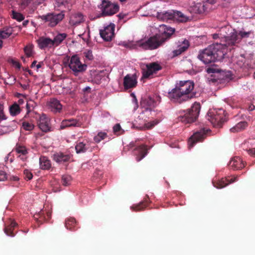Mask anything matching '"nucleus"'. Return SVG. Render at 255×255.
I'll list each match as a JSON object with an SVG mask.
<instances>
[{"label": "nucleus", "mask_w": 255, "mask_h": 255, "mask_svg": "<svg viewBox=\"0 0 255 255\" xmlns=\"http://www.w3.org/2000/svg\"><path fill=\"white\" fill-rule=\"evenodd\" d=\"M32 46H26L24 48V51L27 57H30L32 55Z\"/></svg>", "instance_id": "45"}, {"label": "nucleus", "mask_w": 255, "mask_h": 255, "mask_svg": "<svg viewBox=\"0 0 255 255\" xmlns=\"http://www.w3.org/2000/svg\"><path fill=\"white\" fill-rule=\"evenodd\" d=\"M64 14L62 12L55 14L49 13L46 15L41 16V18L48 22V25L50 27L55 26L64 18Z\"/></svg>", "instance_id": "11"}, {"label": "nucleus", "mask_w": 255, "mask_h": 255, "mask_svg": "<svg viewBox=\"0 0 255 255\" xmlns=\"http://www.w3.org/2000/svg\"><path fill=\"white\" fill-rule=\"evenodd\" d=\"M133 154L136 156V160L140 161L147 154V146L144 144L137 146L134 149Z\"/></svg>", "instance_id": "18"}, {"label": "nucleus", "mask_w": 255, "mask_h": 255, "mask_svg": "<svg viewBox=\"0 0 255 255\" xmlns=\"http://www.w3.org/2000/svg\"><path fill=\"white\" fill-rule=\"evenodd\" d=\"M137 84L136 77L134 75H127L124 78V86L125 89L134 88Z\"/></svg>", "instance_id": "19"}, {"label": "nucleus", "mask_w": 255, "mask_h": 255, "mask_svg": "<svg viewBox=\"0 0 255 255\" xmlns=\"http://www.w3.org/2000/svg\"><path fill=\"white\" fill-rule=\"evenodd\" d=\"M15 150L17 153L21 154L23 156L27 153V151L26 147L24 146L18 144H16L15 147Z\"/></svg>", "instance_id": "39"}, {"label": "nucleus", "mask_w": 255, "mask_h": 255, "mask_svg": "<svg viewBox=\"0 0 255 255\" xmlns=\"http://www.w3.org/2000/svg\"><path fill=\"white\" fill-rule=\"evenodd\" d=\"M173 10L168 11L158 12L157 17L158 19L163 21H168L169 20H173L174 15Z\"/></svg>", "instance_id": "26"}, {"label": "nucleus", "mask_w": 255, "mask_h": 255, "mask_svg": "<svg viewBox=\"0 0 255 255\" xmlns=\"http://www.w3.org/2000/svg\"><path fill=\"white\" fill-rule=\"evenodd\" d=\"M28 23V20H25V21H24L23 22V23H22V25H23L24 26H26L27 25Z\"/></svg>", "instance_id": "59"}, {"label": "nucleus", "mask_w": 255, "mask_h": 255, "mask_svg": "<svg viewBox=\"0 0 255 255\" xmlns=\"http://www.w3.org/2000/svg\"><path fill=\"white\" fill-rule=\"evenodd\" d=\"M23 175L24 178L27 180H31L33 177L32 173L27 169H25L23 171Z\"/></svg>", "instance_id": "46"}, {"label": "nucleus", "mask_w": 255, "mask_h": 255, "mask_svg": "<svg viewBox=\"0 0 255 255\" xmlns=\"http://www.w3.org/2000/svg\"><path fill=\"white\" fill-rule=\"evenodd\" d=\"M224 57L222 45L218 43L210 45L200 51L198 56V58L205 64L220 60Z\"/></svg>", "instance_id": "3"}, {"label": "nucleus", "mask_w": 255, "mask_h": 255, "mask_svg": "<svg viewBox=\"0 0 255 255\" xmlns=\"http://www.w3.org/2000/svg\"><path fill=\"white\" fill-rule=\"evenodd\" d=\"M3 105L0 104V121H3L6 119V117L3 112Z\"/></svg>", "instance_id": "47"}, {"label": "nucleus", "mask_w": 255, "mask_h": 255, "mask_svg": "<svg viewBox=\"0 0 255 255\" xmlns=\"http://www.w3.org/2000/svg\"><path fill=\"white\" fill-rule=\"evenodd\" d=\"M200 109V103L195 102L188 112L179 117L178 120L184 124L194 122L198 117Z\"/></svg>", "instance_id": "4"}, {"label": "nucleus", "mask_w": 255, "mask_h": 255, "mask_svg": "<svg viewBox=\"0 0 255 255\" xmlns=\"http://www.w3.org/2000/svg\"><path fill=\"white\" fill-rule=\"evenodd\" d=\"M23 128L26 130H32L34 128V125L31 123L24 122L22 123Z\"/></svg>", "instance_id": "43"}, {"label": "nucleus", "mask_w": 255, "mask_h": 255, "mask_svg": "<svg viewBox=\"0 0 255 255\" xmlns=\"http://www.w3.org/2000/svg\"><path fill=\"white\" fill-rule=\"evenodd\" d=\"M2 43H3V42L2 40H0V48H1L2 46Z\"/></svg>", "instance_id": "64"}, {"label": "nucleus", "mask_w": 255, "mask_h": 255, "mask_svg": "<svg viewBox=\"0 0 255 255\" xmlns=\"http://www.w3.org/2000/svg\"><path fill=\"white\" fill-rule=\"evenodd\" d=\"M30 1H20V3H18L21 10H23L27 7L30 4Z\"/></svg>", "instance_id": "48"}, {"label": "nucleus", "mask_w": 255, "mask_h": 255, "mask_svg": "<svg viewBox=\"0 0 255 255\" xmlns=\"http://www.w3.org/2000/svg\"><path fill=\"white\" fill-rule=\"evenodd\" d=\"M17 225L16 223L14 221H11L10 224L7 226H6L4 229V233L9 236L14 237L15 234L13 233V231L14 228Z\"/></svg>", "instance_id": "34"}, {"label": "nucleus", "mask_w": 255, "mask_h": 255, "mask_svg": "<svg viewBox=\"0 0 255 255\" xmlns=\"http://www.w3.org/2000/svg\"><path fill=\"white\" fill-rule=\"evenodd\" d=\"M77 225V222L75 218L70 217L65 219V227L67 229L72 231H75L78 229Z\"/></svg>", "instance_id": "28"}, {"label": "nucleus", "mask_w": 255, "mask_h": 255, "mask_svg": "<svg viewBox=\"0 0 255 255\" xmlns=\"http://www.w3.org/2000/svg\"><path fill=\"white\" fill-rule=\"evenodd\" d=\"M157 124V122L153 121L152 122L148 123L147 124H146V125L148 128H150L154 127Z\"/></svg>", "instance_id": "51"}, {"label": "nucleus", "mask_w": 255, "mask_h": 255, "mask_svg": "<svg viewBox=\"0 0 255 255\" xmlns=\"http://www.w3.org/2000/svg\"><path fill=\"white\" fill-rule=\"evenodd\" d=\"M66 2H67V1H61V2L60 3V2L59 1H57V5L59 6L60 4H64V3L65 2L66 3Z\"/></svg>", "instance_id": "60"}, {"label": "nucleus", "mask_w": 255, "mask_h": 255, "mask_svg": "<svg viewBox=\"0 0 255 255\" xmlns=\"http://www.w3.org/2000/svg\"><path fill=\"white\" fill-rule=\"evenodd\" d=\"M83 15L80 12L75 13L71 15L70 18V23L73 25H77L84 21Z\"/></svg>", "instance_id": "25"}, {"label": "nucleus", "mask_w": 255, "mask_h": 255, "mask_svg": "<svg viewBox=\"0 0 255 255\" xmlns=\"http://www.w3.org/2000/svg\"><path fill=\"white\" fill-rule=\"evenodd\" d=\"M121 130V127L119 124H116L113 127V131L115 134H117Z\"/></svg>", "instance_id": "50"}, {"label": "nucleus", "mask_w": 255, "mask_h": 255, "mask_svg": "<svg viewBox=\"0 0 255 255\" xmlns=\"http://www.w3.org/2000/svg\"><path fill=\"white\" fill-rule=\"evenodd\" d=\"M9 111L10 114L12 116H15L20 113L19 106L16 103H14L9 107Z\"/></svg>", "instance_id": "35"}, {"label": "nucleus", "mask_w": 255, "mask_h": 255, "mask_svg": "<svg viewBox=\"0 0 255 255\" xmlns=\"http://www.w3.org/2000/svg\"><path fill=\"white\" fill-rule=\"evenodd\" d=\"M68 67L72 74L77 76L85 72L88 67L86 63H82L77 55H74L69 59Z\"/></svg>", "instance_id": "5"}, {"label": "nucleus", "mask_w": 255, "mask_h": 255, "mask_svg": "<svg viewBox=\"0 0 255 255\" xmlns=\"http://www.w3.org/2000/svg\"><path fill=\"white\" fill-rule=\"evenodd\" d=\"M155 100L151 97L143 99L141 101V106L144 107L146 110H149L150 111L155 107Z\"/></svg>", "instance_id": "27"}, {"label": "nucleus", "mask_w": 255, "mask_h": 255, "mask_svg": "<svg viewBox=\"0 0 255 255\" xmlns=\"http://www.w3.org/2000/svg\"><path fill=\"white\" fill-rule=\"evenodd\" d=\"M209 131V129L203 128L194 132L189 139V147L192 148L197 142L202 141L206 138V134Z\"/></svg>", "instance_id": "9"}, {"label": "nucleus", "mask_w": 255, "mask_h": 255, "mask_svg": "<svg viewBox=\"0 0 255 255\" xmlns=\"http://www.w3.org/2000/svg\"><path fill=\"white\" fill-rule=\"evenodd\" d=\"M36 63H37V61H34L32 63V64H31V68H33V67H34V66L36 65Z\"/></svg>", "instance_id": "61"}, {"label": "nucleus", "mask_w": 255, "mask_h": 255, "mask_svg": "<svg viewBox=\"0 0 255 255\" xmlns=\"http://www.w3.org/2000/svg\"><path fill=\"white\" fill-rule=\"evenodd\" d=\"M83 54L86 59L88 60H92L93 59L92 51L91 50H88L83 52Z\"/></svg>", "instance_id": "44"}, {"label": "nucleus", "mask_w": 255, "mask_h": 255, "mask_svg": "<svg viewBox=\"0 0 255 255\" xmlns=\"http://www.w3.org/2000/svg\"><path fill=\"white\" fill-rule=\"evenodd\" d=\"M248 152L250 155L255 156V148L249 149Z\"/></svg>", "instance_id": "54"}, {"label": "nucleus", "mask_w": 255, "mask_h": 255, "mask_svg": "<svg viewBox=\"0 0 255 255\" xmlns=\"http://www.w3.org/2000/svg\"><path fill=\"white\" fill-rule=\"evenodd\" d=\"M11 63L16 68H17L18 69L20 68V64L18 61H15L14 60H11Z\"/></svg>", "instance_id": "52"}, {"label": "nucleus", "mask_w": 255, "mask_h": 255, "mask_svg": "<svg viewBox=\"0 0 255 255\" xmlns=\"http://www.w3.org/2000/svg\"><path fill=\"white\" fill-rule=\"evenodd\" d=\"M115 25L114 23H110L104 27L103 29L100 30L101 37L106 41L112 40L115 36Z\"/></svg>", "instance_id": "12"}, {"label": "nucleus", "mask_w": 255, "mask_h": 255, "mask_svg": "<svg viewBox=\"0 0 255 255\" xmlns=\"http://www.w3.org/2000/svg\"><path fill=\"white\" fill-rule=\"evenodd\" d=\"M12 27H5L2 30L0 31V38H6L9 37L12 33Z\"/></svg>", "instance_id": "37"}, {"label": "nucleus", "mask_w": 255, "mask_h": 255, "mask_svg": "<svg viewBox=\"0 0 255 255\" xmlns=\"http://www.w3.org/2000/svg\"><path fill=\"white\" fill-rule=\"evenodd\" d=\"M235 63L240 68L245 66L246 59L243 55H241L234 60Z\"/></svg>", "instance_id": "38"}, {"label": "nucleus", "mask_w": 255, "mask_h": 255, "mask_svg": "<svg viewBox=\"0 0 255 255\" xmlns=\"http://www.w3.org/2000/svg\"><path fill=\"white\" fill-rule=\"evenodd\" d=\"M42 63H39L38 64L36 65L37 69H39L41 67Z\"/></svg>", "instance_id": "62"}, {"label": "nucleus", "mask_w": 255, "mask_h": 255, "mask_svg": "<svg viewBox=\"0 0 255 255\" xmlns=\"http://www.w3.org/2000/svg\"><path fill=\"white\" fill-rule=\"evenodd\" d=\"M49 105L51 110L55 112H60L62 109V106L59 100L56 99H50Z\"/></svg>", "instance_id": "29"}, {"label": "nucleus", "mask_w": 255, "mask_h": 255, "mask_svg": "<svg viewBox=\"0 0 255 255\" xmlns=\"http://www.w3.org/2000/svg\"><path fill=\"white\" fill-rule=\"evenodd\" d=\"M145 68H142V78H148L151 75L156 74L162 69L161 66L157 62H152L146 64Z\"/></svg>", "instance_id": "10"}, {"label": "nucleus", "mask_w": 255, "mask_h": 255, "mask_svg": "<svg viewBox=\"0 0 255 255\" xmlns=\"http://www.w3.org/2000/svg\"><path fill=\"white\" fill-rule=\"evenodd\" d=\"M173 14L174 15L173 20L179 22H186L191 20L192 18V16L187 15L178 10H173Z\"/></svg>", "instance_id": "21"}, {"label": "nucleus", "mask_w": 255, "mask_h": 255, "mask_svg": "<svg viewBox=\"0 0 255 255\" xmlns=\"http://www.w3.org/2000/svg\"><path fill=\"white\" fill-rule=\"evenodd\" d=\"M40 167L42 169L47 170L51 167V162L46 156H41L39 158Z\"/></svg>", "instance_id": "32"}, {"label": "nucleus", "mask_w": 255, "mask_h": 255, "mask_svg": "<svg viewBox=\"0 0 255 255\" xmlns=\"http://www.w3.org/2000/svg\"><path fill=\"white\" fill-rule=\"evenodd\" d=\"M20 87H22L23 89L26 90L28 88V86L26 84H20Z\"/></svg>", "instance_id": "56"}, {"label": "nucleus", "mask_w": 255, "mask_h": 255, "mask_svg": "<svg viewBox=\"0 0 255 255\" xmlns=\"http://www.w3.org/2000/svg\"><path fill=\"white\" fill-rule=\"evenodd\" d=\"M255 106H254V105H251V106L249 107V110H250V111H253V110H254L255 109Z\"/></svg>", "instance_id": "58"}, {"label": "nucleus", "mask_w": 255, "mask_h": 255, "mask_svg": "<svg viewBox=\"0 0 255 255\" xmlns=\"http://www.w3.org/2000/svg\"><path fill=\"white\" fill-rule=\"evenodd\" d=\"M248 126V124L247 122L242 121L238 123L234 127L230 128V131L232 132H238L243 130H244Z\"/></svg>", "instance_id": "31"}, {"label": "nucleus", "mask_w": 255, "mask_h": 255, "mask_svg": "<svg viewBox=\"0 0 255 255\" xmlns=\"http://www.w3.org/2000/svg\"><path fill=\"white\" fill-rule=\"evenodd\" d=\"M11 17L18 21H21L24 19V16L21 13L14 10L12 11Z\"/></svg>", "instance_id": "40"}, {"label": "nucleus", "mask_w": 255, "mask_h": 255, "mask_svg": "<svg viewBox=\"0 0 255 255\" xmlns=\"http://www.w3.org/2000/svg\"><path fill=\"white\" fill-rule=\"evenodd\" d=\"M53 159L58 163H63L68 161L71 156L69 154H66L63 152H56L53 155Z\"/></svg>", "instance_id": "24"}, {"label": "nucleus", "mask_w": 255, "mask_h": 255, "mask_svg": "<svg viewBox=\"0 0 255 255\" xmlns=\"http://www.w3.org/2000/svg\"><path fill=\"white\" fill-rule=\"evenodd\" d=\"M109 79L108 73L106 70L100 71L95 74L92 78V82L96 84L99 85L103 81H108Z\"/></svg>", "instance_id": "17"}, {"label": "nucleus", "mask_w": 255, "mask_h": 255, "mask_svg": "<svg viewBox=\"0 0 255 255\" xmlns=\"http://www.w3.org/2000/svg\"><path fill=\"white\" fill-rule=\"evenodd\" d=\"M12 179L14 180V181H17V180H18V178L17 177H16V176H13Z\"/></svg>", "instance_id": "63"}, {"label": "nucleus", "mask_w": 255, "mask_h": 255, "mask_svg": "<svg viewBox=\"0 0 255 255\" xmlns=\"http://www.w3.org/2000/svg\"><path fill=\"white\" fill-rule=\"evenodd\" d=\"M89 148V145L87 141H80L75 146V149L77 153L86 152Z\"/></svg>", "instance_id": "30"}, {"label": "nucleus", "mask_w": 255, "mask_h": 255, "mask_svg": "<svg viewBox=\"0 0 255 255\" xmlns=\"http://www.w3.org/2000/svg\"><path fill=\"white\" fill-rule=\"evenodd\" d=\"M67 34L65 33H59L55 36L53 39H52L54 47L59 45L67 37Z\"/></svg>", "instance_id": "33"}, {"label": "nucleus", "mask_w": 255, "mask_h": 255, "mask_svg": "<svg viewBox=\"0 0 255 255\" xmlns=\"http://www.w3.org/2000/svg\"><path fill=\"white\" fill-rule=\"evenodd\" d=\"M177 49L172 52V57H174L180 55L186 51L190 46L189 41L186 39H182L176 42Z\"/></svg>", "instance_id": "14"}, {"label": "nucleus", "mask_w": 255, "mask_h": 255, "mask_svg": "<svg viewBox=\"0 0 255 255\" xmlns=\"http://www.w3.org/2000/svg\"><path fill=\"white\" fill-rule=\"evenodd\" d=\"M224 111L220 110L219 112L213 111L208 114V120L211 122L214 127L221 128L225 122V118L223 116Z\"/></svg>", "instance_id": "8"}, {"label": "nucleus", "mask_w": 255, "mask_h": 255, "mask_svg": "<svg viewBox=\"0 0 255 255\" xmlns=\"http://www.w3.org/2000/svg\"><path fill=\"white\" fill-rule=\"evenodd\" d=\"M36 42L40 49H50L54 47L52 39L49 37L41 36L36 40Z\"/></svg>", "instance_id": "16"}, {"label": "nucleus", "mask_w": 255, "mask_h": 255, "mask_svg": "<svg viewBox=\"0 0 255 255\" xmlns=\"http://www.w3.org/2000/svg\"><path fill=\"white\" fill-rule=\"evenodd\" d=\"M206 3L204 1L196 3L192 1L188 10L191 13H202L206 10Z\"/></svg>", "instance_id": "15"}, {"label": "nucleus", "mask_w": 255, "mask_h": 255, "mask_svg": "<svg viewBox=\"0 0 255 255\" xmlns=\"http://www.w3.org/2000/svg\"><path fill=\"white\" fill-rule=\"evenodd\" d=\"M72 178L70 175H63L61 179V182L63 186H66L70 184Z\"/></svg>", "instance_id": "41"}, {"label": "nucleus", "mask_w": 255, "mask_h": 255, "mask_svg": "<svg viewBox=\"0 0 255 255\" xmlns=\"http://www.w3.org/2000/svg\"><path fill=\"white\" fill-rule=\"evenodd\" d=\"M118 16L119 17L120 19H124L125 17L127 16V14H123V13H120L118 14Z\"/></svg>", "instance_id": "55"}, {"label": "nucleus", "mask_w": 255, "mask_h": 255, "mask_svg": "<svg viewBox=\"0 0 255 255\" xmlns=\"http://www.w3.org/2000/svg\"><path fill=\"white\" fill-rule=\"evenodd\" d=\"M107 136V134L106 132H100L98 135L94 138V140L96 142H99L102 140L104 139Z\"/></svg>", "instance_id": "42"}, {"label": "nucleus", "mask_w": 255, "mask_h": 255, "mask_svg": "<svg viewBox=\"0 0 255 255\" xmlns=\"http://www.w3.org/2000/svg\"><path fill=\"white\" fill-rule=\"evenodd\" d=\"M209 81L210 83H215L217 82V80L215 78H211L209 80Z\"/></svg>", "instance_id": "57"}, {"label": "nucleus", "mask_w": 255, "mask_h": 255, "mask_svg": "<svg viewBox=\"0 0 255 255\" xmlns=\"http://www.w3.org/2000/svg\"><path fill=\"white\" fill-rule=\"evenodd\" d=\"M102 3L99 6L101 13L98 17L107 16L114 15L119 10V6L118 4L112 3L111 1H102Z\"/></svg>", "instance_id": "6"}, {"label": "nucleus", "mask_w": 255, "mask_h": 255, "mask_svg": "<svg viewBox=\"0 0 255 255\" xmlns=\"http://www.w3.org/2000/svg\"><path fill=\"white\" fill-rule=\"evenodd\" d=\"M251 34V32H245L240 31L238 32L237 31L233 30L230 35L225 36V45L227 46L235 45L238 43L243 38L248 37Z\"/></svg>", "instance_id": "7"}, {"label": "nucleus", "mask_w": 255, "mask_h": 255, "mask_svg": "<svg viewBox=\"0 0 255 255\" xmlns=\"http://www.w3.org/2000/svg\"><path fill=\"white\" fill-rule=\"evenodd\" d=\"M7 179V175L6 174V172L0 170V181H3L6 180Z\"/></svg>", "instance_id": "49"}, {"label": "nucleus", "mask_w": 255, "mask_h": 255, "mask_svg": "<svg viewBox=\"0 0 255 255\" xmlns=\"http://www.w3.org/2000/svg\"><path fill=\"white\" fill-rule=\"evenodd\" d=\"M194 87V83L191 81H180L168 93L169 97L173 102L180 104L193 97L191 92Z\"/></svg>", "instance_id": "2"}, {"label": "nucleus", "mask_w": 255, "mask_h": 255, "mask_svg": "<svg viewBox=\"0 0 255 255\" xmlns=\"http://www.w3.org/2000/svg\"><path fill=\"white\" fill-rule=\"evenodd\" d=\"M229 166L233 170H239L244 167L245 163L240 157L236 156L230 161Z\"/></svg>", "instance_id": "22"}, {"label": "nucleus", "mask_w": 255, "mask_h": 255, "mask_svg": "<svg viewBox=\"0 0 255 255\" xmlns=\"http://www.w3.org/2000/svg\"><path fill=\"white\" fill-rule=\"evenodd\" d=\"M206 71L209 74H210V73H214L216 72V70L215 68H214L209 67V68H208L206 69Z\"/></svg>", "instance_id": "53"}, {"label": "nucleus", "mask_w": 255, "mask_h": 255, "mask_svg": "<svg viewBox=\"0 0 255 255\" xmlns=\"http://www.w3.org/2000/svg\"><path fill=\"white\" fill-rule=\"evenodd\" d=\"M161 27L163 29V31L161 34H156L149 37L145 41L130 42L125 44V46L132 49H135L138 47L143 50L157 49L169 39L175 31V28L168 27L165 25H163Z\"/></svg>", "instance_id": "1"}, {"label": "nucleus", "mask_w": 255, "mask_h": 255, "mask_svg": "<svg viewBox=\"0 0 255 255\" xmlns=\"http://www.w3.org/2000/svg\"><path fill=\"white\" fill-rule=\"evenodd\" d=\"M80 123L78 120L74 119L63 120L61 123L60 129H63L68 127H80Z\"/></svg>", "instance_id": "23"}, {"label": "nucleus", "mask_w": 255, "mask_h": 255, "mask_svg": "<svg viewBox=\"0 0 255 255\" xmlns=\"http://www.w3.org/2000/svg\"><path fill=\"white\" fill-rule=\"evenodd\" d=\"M148 201L146 199L137 205L131 207V209L134 211H139L143 210L147 206Z\"/></svg>", "instance_id": "36"}, {"label": "nucleus", "mask_w": 255, "mask_h": 255, "mask_svg": "<svg viewBox=\"0 0 255 255\" xmlns=\"http://www.w3.org/2000/svg\"><path fill=\"white\" fill-rule=\"evenodd\" d=\"M50 119L45 114H42L39 116L37 121L39 128L44 132L52 130L50 123Z\"/></svg>", "instance_id": "13"}, {"label": "nucleus", "mask_w": 255, "mask_h": 255, "mask_svg": "<svg viewBox=\"0 0 255 255\" xmlns=\"http://www.w3.org/2000/svg\"><path fill=\"white\" fill-rule=\"evenodd\" d=\"M237 180V177L232 178L230 180H229L227 178H222L218 180L213 181V184L214 186L218 189H221L226 187L227 185L230 183H232Z\"/></svg>", "instance_id": "20"}]
</instances>
